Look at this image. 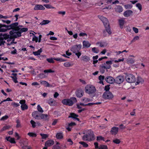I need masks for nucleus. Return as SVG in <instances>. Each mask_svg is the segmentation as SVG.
<instances>
[{
  "instance_id": "obj_1",
  "label": "nucleus",
  "mask_w": 149,
  "mask_h": 149,
  "mask_svg": "<svg viewBox=\"0 0 149 149\" xmlns=\"http://www.w3.org/2000/svg\"><path fill=\"white\" fill-rule=\"evenodd\" d=\"M18 25V22L13 23L9 26L0 24V32H4L10 29L16 31H19L20 29V28L17 26Z\"/></svg>"
},
{
  "instance_id": "obj_2",
  "label": "nucleus",
  "mask_w": 149,
  "mask_h": 149,
  "mask_svg": "<svg viewBox=\"0 0 149 149\" xmlns=\"http://www.w3.org/2000/svg\"><path fill=\"white\" fill-rule=\"evenodd\" d=\"M84 134L82 139L84 141H90L94 140L95 139L93 132L91 130H88L84 133Z\"/></svg>"
},
{
  "instance_id": "obj_3",
  "label": "nucleus",
  "mask_w": 149,
  "mask_h": 149,
  "mask_svg": "<svg viewBox=\"0 0 149 149\" xmlns=\"http://www.w3.org/2000/svg\"><path fill=\"white\" fill-rule=\"evenodd\" d=\"M98 17L102 21L105 27V30L109 34H111V32L110 28V25L107 19L102 16L98 15Z\"/></svg>"
},
{
  "instance_id": "obj_4",
  "label": "nucleus",
  "mask_w": 149,
  "mask_h": 149,
  "mask_svg": "<svg viewBox=\"0 0 149 149\" xmlns=\"http://www.w3.org/2000/svg\"><path fill=\"white\" fill-rule=\"evenodd\" d=\"M77 100L76 98L74 97L70 98V99H65L62 100V103L65 104L69 106H71L74 103H76Z\"/></svg>"
},
{
  "instance_id": "obj_5",
  "label": "nucleus",
  "mask_w": 149,
  "mask_h": 149,
  "mask_svg": "<svg viewBox=\"0 0 149 149\" xmlns=\"http://www.w3.org/2000/svg\"><path fill=\"white\" fill-rule=\"evenodd\" d=\"M85 92L88 94L94 93L96 91L95 87L91 85H87L85 87Z\"/></svg>"
},
{
  "instance_id": "obj_6",
  "label": "nucleus",
  "mask_w": 149,
  "mask_h": 149,
  "mask_svg": "<svg viewBox=\"0 0 149 149\" xmlns=\"http://www.w3.org/2000/svg\"><path fill=\"white\" fill-rule=\"evenodd\" d=\"M102 98L105 100H111L114 97L112 93L110 91H106L104 93Z\"/></svg>"
},
{
  "instance_id": "obj_7",
  "label": "nucleus",
  "mask_w": 149,
  "mask_h": 149,
  "mask_svg": "<svg viewBox=\"0 0 149 149\" xmlns=\"http://www.w3.org/2000/svg\"><path fill=\"white\" fill-rule=\"evenodd\" d=\"M125 79L126 81L129 83H133L136 81L135 76L131 74L127 75L125 77Z\"/></svg>"
},
{
  "instance_id": "obj_8",
  "label": "nucleus",
  "mask_w": 149,
  "mask_h": 149,
  "mask_svg": "<svg viewBox=\"0 0 149 149\" xmlns=\"http://www.w3.org/2000/svg\"><path fill=\"white\" fill-rule=\"evenodd\" d=\"M17 31L12 30L10 32V38L14 39L17 38V37H20L21 36L20 33L18 31L16 32Z\"/></svg>"
},
{
  "instance_id": "obj_9",
  "label": "nucleus",
  "mask_w": 149,
  "mask_h": 149,
  "mask_svg": "<svg viewBox=\"0 0 149 149\" xmlns=\"http://www.w3.org/2000/svg\"><path fill=\"white\" fill-rule=\"evenodd\" d=\"M106 63L107 65L106 66H102L100 67V71L102 73L104 72L106 69H109L111 68V65L112 64V62L111 61H107L106 62Z\"/></svg>"
},
{
  "instance_id": "obj_10",
  "label": "nucleus",
  "mask_w": 149,
  "mask_h": 149,
  "mask_svg": "<svg viewBox=\"0 0 149 149\" xmlns=\"http://www.w3.org/2000/svg\"><path fill=\"white\" fill-rule=\"evenodd\" d=\"M81 46V45H75L71 48V50L73 53H75L78 52L80 50Z\"/></svg>"
},
{
  "instance_id": "obj_11",
  "label": "nucleus",
  "mask_w": 149,
  "mask_h": 149,
  "mask_svg": "<svg viewBox=\"0 0 149 149\" xmlns=\"http://www.w3.org/2000/svg\"><path fill=\"white\" fill-rule=\"evenodd\" d=\"M124 80V77L122 75H119L115 79V82L118 84H120L123 82Z\"/></svg>"
},
{
  "instance_id": "obj_12",
  "label": "nucleus",
  "mask_w": 149,
  "mask_h": 149,
  "mask_svg": "<svg viewBox=\"0 0 149 149\" xmlns=\"http://www.w3.org/2000/svg\"><path fill=\"white\" fill-rule=\"evenodd\" d=\"M32 115V116L36 119L38 120L41 119V114H39V112L37 111L33 112Z\"/></svg>"
},
{
  "instance_id": "obj_13",
  "label": "nucleus",
  "mask_w": 149,
  "mask_h": 149,
  "mask_svg": "<svg viewBox=\"0 0 149 149\" xmlns=\"http://www.w3.org/2000/svg\"><path fill=\"white\" fill-rule=\"evenodd\" d=\"M105 79L107 82L110 84H112L115 82V79L111 76L106 77Z\"/></svg>"
},
{
  "instance_id": "obj_14",
  "label": "nucleus",
  "mask_w": 149,
  "mask_h": 149,
  "mask_svg": "<svg viewBox=\"0 0 149 149\" xmlns=\"http://www.w3.org/2000/svg\"><path fill=\"white\" fill-rule=\"evenodd\" d=\"M118 127H113L111 128L110 132L112 135H116L118 132Z\"/></svg>"
},
{
  "instance_id": "obj_15",
  "label": "nucleus",
  "mask_w": 149,
  "mask_h": 149,
  "mask_svg": "<svg viewBox=\"0 0 149 149\" xmlns=\"http://www.w3.org/2000/svg\"><path fill=\"white\" fill-rule=\"evenodd\" d=\"M54 143V141L52 140H50L46 141L45 143V146L49 147L53 145Z\"/></svg>"
},
{
  "instance_id": "obj_16",
  "label": "nucleus",
  "mask_w": 149,
  "mask_h": 149,
  "mask_svg": "<svg viewBox=\"0 0 149 149\" xmlns=\"http://www.w3.org/2000/svg\"><path fill=\"white\" fill-rule=\"evenodd\" d=\"M78 117V115L74 113H70V115L69 116L68 118H72L77 121H79V119L77 117Z\"/></svg>"
},
{
  "instance_id": "obj_17",
  "label": "nucleus",
  "mask_w": 149,
  "mask_h": 149,
  "mask_svg": "<svg viewBox=\"0 0 149 149\" xmlns=\"http://www.w3.org/2000/svg\"><path fill=\"white\" fill-rule=\"evenodd\" d=\"M83 93L81 90H78L76 92V95L78 97H81L83 96Z\"/></svg>"
},
{
  "instance_id": "obj_18",
  "label": "nucleus",
  "mask_w": 149,
  "mask_h": 149,
  "mask_svg": "<svg viewBox=\"0 0 149 149\" xmlns=\"http://www.w3.org/2000/svg\"><path fill=\"white\" fill-rule=\"evenodd\" d=\"M115 11L117 13H120L123 11V8L121 6H116L115 8Z\"/></svg>"
},
{
  "instance_id": "obj_19",
  "label": "nucleus",
  "mask_w": 149,
  "mask_h": 149,
  "mask_svg": "<svg viewBox=\"0 0 149 149\" xmlns=\"http://www.w3.org/2000/svg\"><path fill=\"white\" fill-rule=\"evenodd\" d=\"M34 9L35 10H44L45 8L42 5H37L35 6Z\"/></svg>"
},
{
  "instance_id": "obj_20",
  "label": "nucleus",
  "mask_w": 149,
  "mask_h": 149,
  "mask_svg": "<svg viewBox=\"0 0 149 149\" xmlns=\"http://www.w3.org/2000/svg\"><path fill=\"white\" fill-rule=\"evenodd\" d=\"M125 19L124 18H122L118 19L119 25L121 29H122L123 28V26L125 23Z\"/></svg>"
},
{
  "instance_id": "obj_21",
  "label": "nucleus",
  "mask_w": 149,
  "mask_h": 149,
  "mask_svg": "<svg viewBox=\"0 0 149 149\" xmlns=\"http://www.w3.org/2000/svg\"><path fill=\"white\" fill-rule=\"evenodd\" d=\"M132 13V11L130 10H127L125 11L124 13V15L125 17L130 16Z\"/></svg>"
},
{
  "instance_id": "obj_22",
  "label": "nucleus",
  "mask_w": 149,
  "mask_h": 149,
  "mask_svg": "<svg viewBox=\"0 0 149 149\" xmlns=\"http://www.w3.org/2000/svg\"><path fill=\"white\" fill-rule=\"evenodd\" d=\"M47 103L50 106H54L55 102V101L52 98H50L47 100Z\"/></svg>"
},
{
  "instance_id": "obj_23",
  "label": "nucleus",
  "mask_w": 149,
  "mask_h": 149,
  "mask_svg": "<svg viewBox=\"0 0 149 149\" xmlns=\"http://www.w3.org/2000/svg\"><path fill=\"white\" fill-rule=\"evenodd\" d=\"M12 75L13 76L11 77V78L13 79V80L14 81V82L15 83H17L18 82V81H17V74L16 73H12Z\"/></svg>"
},
{
  "instance_id": "obj_24",
  "label": "nucleus",
  "mask_w": 149,
  "mask_h": 149,
  "mask_svg": "<svg viewBox=\"0 0 149 149\" xmlns=\"http://www.w3.org/2000/svg\"><path fill=\"white\" fill-rule=\"evenodd\" d=\"M63 137V134L62 132L58 133L56 135V137L58 139H62Z\"/></svg>"
},
{
  "instance_id": "obj_25",
  "label": "nucleus",
  "mask_w": 149,
  "mask_h": 149,
  "mask_svg": "<svg viewBox=\"0 0 149 149\" xmlns=\"http://www.w3.org/2000/svg\"><path fill=\"white\" fill-rule=\"evenodd\" d=\"M40 82L41 84L43 85L46 87H49L52 86V85H50L46 81H41Z\"/></svg>"
},
{
  "instance_id": "obj_26",
  "label": "nucleus",
  "mask_w": 149,
  "mask_h": 149,
  "mask_svg": "<svg viewBox=\"0 0 149 149\" xmlns=\"http://www.w3.org/2000/svg\"><path fill=\"white\" fill-rule=\"evenodd\" d=\"M83 46L87 48L89 47L91 45V44L88 41H84L83 42Z\"/></svg>"
},
{
  "instance_id": "obj_27",
  "label": "nucleus",
  "mask_w": 149,
  "mask_h": 149,
  "mask_svg": "<svg viewBox=\"0 0 149 149\" xmlns=\"http://www.w3.org/2000/svg\"><path fill=\"white\" fill-rule=\"evenodd\" d=\"M41 119H43L44 120H48L49 118L47 114H41Z\"/></svg>"
},
{
  "instance_id": "obj_28",
  "label": "nucleus",
  "mask_w": 149,
  "mask_h": 149,
  "mask_svg": "<svg viewBox=\"0 0 149 149\" xmlns=\"http://www.w3.org/2000/svg\"><path fill=\"white\" fill-rule=\"evenodd\" d=\"M6 139L8 141H10L12 143H15V141L14 138H10V137H6Z\"/></svg>"
},
{
  "instance_id": "obj_29",
  "label": "nucleus",
  "mask_w": 149,
  "mask_h": 149,
  "mask_svg": "<svg viewBox=\"0 0 149 149\" xmlns=\"http://www.w3.org/2000/svg\"><path fill=\"white\" fill-rule=\"evenodd\" d=\"M42 51V49L41 48L38 50L37 51L33 52V54L35 55H40Z\"/></svg>"
},
{
  "instance_id": "obj_30",
  "label": "nucleus",
  "mask_w": 149,
  "mask_h": 149,
  "mask_svg": "<svg viewBox=\"0 0 149 149\" xmlns=\"http://www.w3.org/2000/svg\"><path fill=\"white\" fill-rule=\"evenodd\" d=\"M10 126L9 125H6L4 126L2 128L0 131V132H1L3 131L6 130H7L9 129L10 128Z\"/></svg>"
},
{
  "instance_id": "obj_31",
  "label": "nucleus",
  "mask_w": 149,
  "mask_h": 149,
  "mask_svg": "<svg viewBox=\"0 0 149 149\" xmlns=\"http://www.w3.org/2000/svg\"><path fill=\"white\" fill-rule=\"evenodd\" d=\"M79 143L82 145L83 147L84 148H87L88 146V144L84 141H80L79 142Z\"/></svg>"
},
{
  "instance_id": "obj_32",
  "label": "nucleus",
  "mask_w": 149,
  "mask_h": 149,
  "mask_svg": "<svg viewBox=\"0 0 149 149\" xmlns=\"http://www.w3.org/2000/svg\"><path fill=\"white\" fill-rule=\"evenodd\" d=\"M19 31H18V32H20V34H21L22 33L27 31L28 29L26 28H22V29L20 28V29Z\"/></svg>"
},
{
  "instance_id": "obj_33",
  "label": "nucleus",
  "mask_w": 149,
  "mask_h": 149,
  "mask_svg": "<svg viewBox=\"0 0 149 149\" xmlns=\"http://www.w3.org/2000/svg\"><path fill=\"white\" fill-rule=\"evenodd\" d=\"M82 59L83 61L86 62L90 60L89 58L86 56L82 57Z\"/></svg>"
},
{
  "instance_id": "obj_34",
  "label": "nucleus",
  "mask_w": 149,
  "mask_h": 149,
  "mask_svg": "<svg viewBox=\"0 0 149 149\" xmlns=\"http://www.w3.org/2000/svg\"><path fill=\"white\" fill-rule=\"evenodd\" d=\"M5 43V41L3 40V37H0V46L4 45Z\"/></svg>"
},
{
  "instance_id": "obj_35",
  "label": "nucleus",
  "mask_w": 149,
  "mask_h": 149,
  "mask_svg": "<svg viewBox=\"0 0 149 149\" xmlns=\"http://www.w3.org/2000/svg\"><path fill=\"white\" fill-rule=\"evenodd\" d=\"M64 66L65 67H69L72 65L70 62H66L64 63Z\"/></svg>"
},
{
  "instance_id": "obj_36",
  "label": "nucleus",
  "mask_w": 149,
  "mask_h": 149,
  "mask_svg": "<svg viewBox=\"0 0 149 149\" xmlns=\"http://www.w3.org/2000/svg\"><path fill=\"white\" fill-rule=\"evenodd\" d=\"M21 107L22 110L27 109H28V106L25 104L22 105L21 106Z\"/></svg>"
},
{
  "instance_id": "obj_37",
  "label": "nucleus",
  "mask_w": 149,
  "mask_h": 149,
  "mask_svg": "<svg viewBox=\"0 0 149 149\" xmlns=\"http://www.w3.org/2000/svg\"><path fill=\"white\" fill-rule=\"evenodd\" d=\"M50 22V21L48 20H43L42 22L40 23V24L41 25H45L46 24H47L49 23Z\"/></svg>"
},
{
  "instance_id": "obj_38",
  "label": "nucleus",
  "mask_w": 149,
  "mask_h": 149,
  "mask_svg": "<svg viewBox=\"0 0 149 149\" xmlns=\"http://www.w3.org/2000/svg\"><path fill=\"white\" fill-rule=\"evenodd\" d=\"M44 6L47 8H55L54 7L52 6L50 4H44Z\"/></svg>"
},
{
  "instance_id": "obj_39",
  "label": "nucleus",
  "mask_w": 149,
  "mask_h": 149,
  "mask_svg": "<svg viewBox=\"0 0 149 149\" xmlns=\"http://www.w3.org/2000/svg\"><path fill=\"white\" fill-rule=\"evenodd\" d=\"M27 134L30 136L32 137H36L37 136L36 134L32 132L28 133Z\"/></svg>"
},
{
  "instance_id": "obj_40",
  "label": "nucleus",
  "mask_w": 149,
  "mask_h": 149,
  "mask_svg": "<svg viewBox=\"0 0 149 149\" xmlns=\"http://www.w3.org/2000/svg\"><path fill=\"white\" fill-rule=\"evenodd\" d=\"M143 81L141 77H138L136 84H139L140 83H142Z\"/></svg>"
},
{
  "instance_id": "obj_41",
  "label": "nucleus",
  "mask_w": 149,
  "mask_h": 149,
  "mask_svg": "<svg viewBox=\"0 0 149 149\" xmlns=\"http://www.w3.org/2000/svg\"><path fill=\"white\" fill-rule=\"evenodd\" d=\"M82 101L85 103H87L91 101V100L88 98L85 97L83 100Z\"/></svg>"
},
{
  "instance_id": "obj_42",
  "label": "nucleus",
  "mask_w": 149,
  "mask_h": 149,
  "mask_svg": "<svg viewBox=\"0 0 149 149\" xmlns=\"http://www.w3.org/2000/svg\"><path fill=\"white\" fill-rule=\"evenodd\" d=\"M99 149H107V147L105 145H101L99 146Z\"/></svg>"
},
{
  "instance_id": "obj_43",
  "label": "nucleus",
  "mask_w": 149,
  "mask_h": 149,
  "mask_svg": "<svg viewBox=\"0 0 149 149\" xmlns=\"http://www.w3.org/2000/svg\"><path fill=\"white\" fill-rule=\"evenodd\" d=\"M104 77L103 76H102L100 75L99 77V79L100 81V83H102V81L104 80Z\"/></svg>"
},
{
  "instance_id": "obj_44",
  "label": "nucleus",
  "mask_w": 149,
  "mask_h": 149,
  "mask_svg": "<svg viewBox=\"0 0 149 149\" xmlns=\"http://www.w3.org/2000/svg\"><path fill=\"white\" fill-rule=\"evenodd\" d=\"M16 123H17V125H16V127L17 128H19L21 127L20 122L19 120H16Z\"/></svg>"
},
{
  "instance_id": "obj_45",
  "label": "nucleus",
  "mask_w": 149,
  "mask_h": 149,
  "mask_svg": "<svg viewBox=\"0 0 149 149\" xmlns=\"http://www.w3.org/2000/svg\"><path fill=\"white\" fill-rule=\"evenodd\" d=\"M113 143L116 144H118L120 143L121 141L119 139H116L113 140Z\"/></svg>"
},
{
  "instance_id": "obj_46",
  "label": "nucleus",
  "mask_w": 149,
  "mask_h": 149,
  "mask_svg": "<svg viewBox=\"0 0 149 149\" xmlns=\"http://www.w3.org/2000/svg\"><path fill=\"white\" fill-rule=\"evenodd\" d=\"M3 39L4 40H7L9 38H10V36L9 35H7V34H4L3 36Z\"/></svg>"
},
{
  "instance_id": "obj_47",
  "label": "nucleus",
  "mask_w": 149,
  "mask_h": 149,
  "mask_svg": "<svg viewBox=\"0 0 149 149\" xmlns=\"http://www.w3.org/2000/svg\"><path fill=\"white\" fill-rule=\"evenodd\" d=\"M105 139L104 137H103L102 136H97V141H99L100 140H103V141H105Z\"/></svg>"
},
{
  "instance_id": "obj_48",
  "label": "nucleus",
  "mask_w": 149,
  "mask_h": 149,
  "mask_svg": "<svg viewBox=\"0 0 149 149\" xmlns=\"http://www.w3.org/2000/svg\"><path fill=\"white\" fill-rule=\"evenodd\" d=\"M127 62L129 63L132 64L134 63V60L132 58H129L127 59Z\"/></svg>"
},
{
  "instance_id": "obj_49",
  "label": "nucleus",
  "mask_w": 149,
  "mask_h": 149,
  "mask_svg": "<svg viewBox=\"0 0 149 149\" xmlns=\"http://www.w3.org/2000/svg\"><path fill=\"white\" fill-rule=\"evenodd\" d=\"M44 72L45 73H53L54 72V71L53 70L51 69H49L45 70L44 71Z\"/></svg>"
},
{
  "instance_id": "obj_50",
  "label": "nucleus",
  "mask_w": 149,
  "mask_h": 149,
  "mask_svg": "<svg viewBox=\"0 0 149 149\" xmlns=\"http://www.w3.org/2000/svg\"><path fill=\"white\" fill-rule=\"evenodd\" d=\"M53 59L58 61H60V62H63L65 61V60L62 58H54Z\"/></svg>"
},
{
  "instance_id": "obj_51",
  "label": "nucleus",
  "mask_w": 149,
  "mask_h": 149,
  "mask_svg": "<svg viewBox=\"0 0 149 149\" xmlns=\"http://www.w3.org/2000/svg\"><path fill=\"white\" fill-rule=\"evenodd\" d=\"M37 109L38 111L41 112L43 113V111L42 110V108L40 107L39 105H38L37 106Z\"/></svg>"
},
{
  "instance_id": "obj_52",
  "label": "nucleus",
  "mask_w": 149,
  "mask_h": 149,
  "mask_svg": "<svg viewBox=\"0 0 149 149\" xmlns=\"http://www.w3.org/2000/svg\"><path fill=\"white\" fill-rule=\"evenodd\" d=\"M76 125V123L74 122H71L70 123L68 124V126L71 128H72L73 127L75 126Z\"/></svg>"
},
{
  "instance_id": "obj_53",
  "label": "nucleus",
  "mask_w": 149,
  "mask_h": 149,
  "mask_svg": "<svg viewBox=\"0 0 149 149\" xmlns=\"http://www.w3.org/2000/svg\"><path fill=\"white\" fill-rule=\"evenodd\" d=\"M40 134L42 136V139H45L48 137V135L47 134Z\"/></svg>"
},
{
  "instance_id": "obj_54",
  "label": "nucleus",
  "mask_w": 149,
  "mask_h": 149,
  "mask_svg": "<svg viewBox=\"0 0 149 149\" xmlns=\"http://www.w3.org/2000/svg\"><path fill=\"white\" fill-rule=\"evenodd\" d=\"M8 118V117L7 115H5L4 116L2 117L1 119H0V120L1 121H4L6 120H7Z\"/></svg>"
},
{
  "instance_id": "obj_55",
  "label": "nucleus",
  "mask_w": 149,
  "mask_h": 149,
  "mask_svg": "<svg viewBox=\"0 0 149 149\" xmlns=\"http://www.w3.org/2000/svg\"><path fill=\"white\" fill-rule=\"evenodd\" d=\"M136 6L140 11L141 10L142 8V5L140 3H137L136 4Z\"/></svg>"
},
{
  "instance_id": "obj_56",
  "label": "nucleus",
  "mask_w": 149,
  "mask_h": 149,
  "mask_svg": "<svg viewBox=\"0 0 149 149\" xmlns=\"http://www.w3.org/2000/svg\"><path fill=\"white\" fill-rule=\"evenodd\" d=\"M139 39V37L138 36H135L131 41L132 42H135L136 40H138Z\"/></svg>"
},
{
  "instance_id": "obj_57",
  "label": "nucleus",
  "mask_w": 149,
  "mask_h": 149,
  "mask_svg": "<svg viewBox=\"0 0 149 149\" xmlns=\"http://www.w3.org/2000/svg\"><path fill=\"white\" fill-rule=\"evenodd\" d=\"M30 123L32 125L33 128H35L36 127V122L33 120H32L30 121Z\"/></svg>"
},
{
  "instance_id": "obj_58",
  "label": "nucleus",
  "mask_w": 149,
  "mask_h": 149,
  "mask_svg": "<svg viewBox=\"0 0 149 149\" xmlns=\"http://www.w3.org/2000/svg\"><path fill=\"white\" fill-rule=\"evenodd\" d=\"M47 61L50 63H54V61L52 58H47Z\"/></svg>"
},
{
  "instance_id": "obj_59",
  "label": "nucleus",
  "mask_w": 149,
  "mask_h": 149,
  "mask_svg": "<svg viewBox=\"0 0 149 149\" xmlns=\"http://www.w3.org/2000/svg\"><path fill=\"white\" fill-rule=\"evenodd\" d=\"M110 86V85H107L105 87L104 90L106 91H109L110 88L109 86Z\"/></svg>"
},
{
  "instance_id": "obj_60",
  "label": "nucleus",
  "mask_w": 149,
  "mask_h": 149,
  "mask_svg": "<svg viewBox=\"0 0 149 149\" xmlns=\"http://www.w3.org/2000/svg\"><path fill=\"white\" fill-rule=\"evenodd\" d=\"M92 51L94 53H98L99 50L98 49H96L95 47H93L92 48Z\"/></svg>"
},
{
  "instance_id": "obj_61",
  "label": "nucleus",
  "mask_w": 149,
  "mask_h": 149,
  "mask_svg": "<svg viewBox=\"0 0 149 149\" xmlns=\"http://www.w3.org/2000/svg\"><path fill=\"white\" fill-rule=\"evenodd\" d=\"M53 149H61V147L57 145H54L53 147Z\"/></svg>"
},
{
  "instance_id": "obj_62",
  "label": "nucleus",
  "mask_w": 149,
  "mask_h": 149,
  "mask_svg": "<svg viewBox=\"0 0 149 149\" xmlns=\"http://www.w3.org/2000/svg\"><path fill=\"white\" fill-rule=\"evenodd\" d=\"M135 110H136L135 109H134L133 110V111L131 112H130V115L131 116H136V115H135Z\"/></svg>"
},
{
  "instance_id": "obj_63",
  "label": "nucleus",
  "mask_w": 149,
  "mask_h": 149,
  "mask_svg": "<svg viewBox=\"0 0 149 149\" xmlns=\"http://www.w3.org/2000/svg\"><path fill=\"white\" fill-rule=\"evenodd\" d=\"M79 36H87V34L86 33L82 32L79 33Z\"/></svg>"
},
{
  "instance_id": "obj_64",
  "label": "nucleus",
  "mask_w": 149,
  "mask_h": 149,
  "mask_svg": "<svg viewBox=\"0 0 149 149\" xmlns=\"http://www.w3.org/2000/svg\"><path fill=\"white\" fill-rule=\"evenodd\" d=\"M22 149H31V148L29 146H24L22 148Z\"/></svg>"
}]
</instances>
